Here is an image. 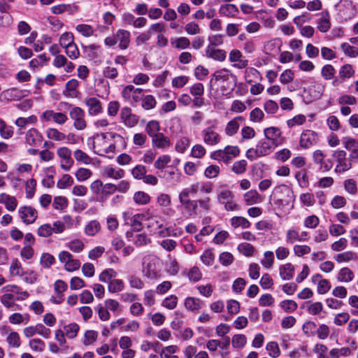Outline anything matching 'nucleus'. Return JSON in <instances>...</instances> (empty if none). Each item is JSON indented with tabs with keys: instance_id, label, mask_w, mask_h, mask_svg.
I'll list each match as a JSON object with an SVG mask.
<instances>
[{
	"instance_id": "a878e982",
	"label": "nucleus",
	"mask_w": 358,
	"mask_h": 358,
	"mask_svg": "<svg viewBox=\"0 0 358 358\" xmlns=\"http://www.w3.org/2000/svg\"><path fill=\"white\" fill-rule=\"evenodd\" d=\"M317 29L323 33L327 32L331 28V17L329 12L327 10L320 13V18L317 22Z\"/></svg>"
},
{
	"instance_id": "473e14b6",
	"label": "nucleus",
	"mask_w": 358,
	"mask_h": 358,
	"mask_svg": "<svg viewBox=\"0 0 358 358\" xmlns=\"http://www.w3.org/2000/svg\"><path fill=\"white\" fill-rule=\"evenodd\" d=\"M280 275L283 280H291L294 276V266L287 263L280 266Z\"/></svg>"
},
{
	"instance_id": "4c0bfd02",
	"label": "nucleus",
	"mask_w": 358,
	"mask_h": 358,
	"mask_svg": "<svg viewBox=\"0 0 358 358\" xmlns=\"http://www.w3.org/2000/svg\"><path fill=\"white\" fill-rule=\"evenodd\" d=\"M231 225L234 228L241 227L242 229H248L250 227V222L244 217L234 216L230 220Z\"/></svg>"
},
{
	"instance_id": "338daca9",
	"label": "nucleus",
	"mask_w": 358,
	"mask_h": 358,
	"mask_svg": "<svg viewBox=\"0 0 358 358\" xmlns=\"http://www.w3.org/2000/svg\"><path fill=\"white\" fill-rule=\"evenodd\" d=\"M266 350L268 352L270 357L276 358L280 355V350L276 342H269L266 346Z\"/></svg>"
},
{
	"instance_id": "6e6d98bb",
	"label": "nucleus",
	"mask_w": 358,
	"mask_h": 358,
	"mask_svg": "<svg viewBox=\"0 0 358 358\" xmlns=\"http://www.w3.org/2000/svg\"><path fill=\"white\" fill-rule=\"evenodd\" d=\"M92 175V171L86 168H80L75 173V176L79 182H84L88 180Z\"/></svg>"
},
{
	"instance_id": "0e129e2a",
	"label": "nucleus",
	"mask_w": 358,
	"mask_h": 358,
	"mask_svg": "<svg viewBox=\"0 0 358 358\" xmlns=\"http://www.w3.org/2000/svg\"><path fill=\"white\" fill-rule=\"evenodd\" d=\"M274 262V255L272 251H266L264 253V257L261 260L262 265L266 268H269L272 266Z\"/></svg>"
},
{
	"instance_id": "f8f14e48",
	"label": "nucleus",
	"mask_w": 358,
	"mask_h": 358,
	"mask_svg": "<svg viewBox=\"0 0 358 358\" xmlns=\"http://www.w3.org/2000/svg\"><path fill=\"white\" fill-rule=\"evenodd\" d=\"M123 99L131 102V103H137L143 97V90L141 88H135L131 85H127L122 91Z\"/></svg>"
},
{
	"instance_id": "f704fd0d",
	"label": "nucleus",
	"mask_w": 358,
	"mask_h": 358,
	"mask_svg": "<svg viewBox=\"0 0 358 358\" xmlns=\"http://www.w3.org/2000/svg\"><path fill=\"white\" fill-rule=\"evenodd\" d=\"M14 134L13 127L8 125L6 122L0 118V136L3 139H9Z\"/></svg>"
},
{
	"instance_id": "8fccbe9b",
	"label": "nucleus",
	"mask_w": 358,
	"mask_h": 358,
	"mask_svg": "<svg viewBox=\"0 0 358 358\" xmlns=\"http://www.w3.org/2000/svg\"><path fill=\"white\" fill-rule=\"evenodd\" d=\"M1 303L7 308H13L17 306L15 303L14 295L11 293H5L0 296Z\"/></svg>"
},
{
	"instance_id": "f257e3e1",
	"label": "nucleus",
	"mask_w": 358,
	"mask_h": 358,
	"mask_svg": "<svg viewBox=\"0 0 358 358\" xmlns=\"http://www.w3.org/2000/svg\"><path fill=\"white\" fill-rule=\"evenodd\" d=\"M294 199L293 190L289 186L284 184L275 186L270 196V200L279 209L289 206L292 203Z\"/></svg>"
},
{
	"instance_id": "72a5a7b5",
	"label": "nucleus",
	"mask_w": 358,
	"mask_h": 358,
	"mask_svg": "<svg viewBox=\"0 0 358 358\" xmlns=\"http://www.w3.org/2000/svg\"><path fill=\"white\" fill-rule=\"evenodd\" d=\"M357 258V254L352 251H346L334 256V259L338 263L348 262L356 260Z\"/></svg>"
},
{
	"instance_id": "a211bd4d",
	"label": "nucleus",
	"mask_w": 358,
	"mask_h": 358,
	"mask_svg": "<svg viewBox=\"0 0 358 358\" xmlns=\"http://www.w3.org/2000/svg\"><path fill=\"white\" fill-rule=\"evenodd\" d=\"M325 154L320 150H315L313 154V162L320 164V169L323 172H327L332 168V163L330 161L324 162Z\"/></svg>"
},
{
	"instance_id": "dca6fc26",
	"label": "nucleus",
	"mask_w": 358,
	"mask_h": 358,
	"mask_svg": "<svg viewBox=\"0 0 358 358\" xmlns=\"http://www.w3.org/2000/svg\"><path fill=\"white\" fill-rule=\"evenodd\" d=\"M120 118L128 127H134L138 122V117L133 114L129 107H124L121 109Z\"/></svg>"
},
{
	"instance_id": "79ce46f5",
	"label": "nucleus",
	"mask_w": 358,
	"mask_h": 358,
	"mask_svg": "<svg viewBox=\"0 0 358 358\" xmlns=\"http://www.w3.org/2000/svg\"><path fill=\"white\" fill-rule=\"evenodd\" d=\"M6 341L8 346L13 348H17L21 345L20 335L16 331H10L6 337Z\"/></svg>"
},
{
	"instance_id": "3c124183",
	"label": "nucleus",
	"mask_w": 358,
	"mask_h": 358,
	"mask_svg": "<svg viewBox=\"0 0 358 358\" xmlns=\"http://www.w3.org/2000/svg\"><path fill=\"white\" fill-rule=\"evenodd\" d=\"M145 212L136 214L131 220V225L136 230L139 231L144 227Z\"/></svg>"
},
{
	"instance_id": "a19ab883",
	"label": "nucleus",
	"mask_w": 358,
	"mask_h": 358,
	"mask_svg": "<svg viewBox=\"0 0 358 358\" xmlns=\"http://www.w3.org/2000/svg\"><path fill=\"white\" fill-rule=\"evenodd\" d=\"M338 280L343 282H349L354 278L353 272L348 267L342 268L338 274Z\"/></svg>"
},
{
	"instance_id": "09e8293b",
	"label": "nucleus",
	"mask_w": 358,
	"mask_h": 358,
	"mask_svg": "<svg viewBox=\"0 0 358 358\" xmlns=\"http://www.w3.org/2000/svg\"><path fill=\"white\" fill-rule=\"evenodd\" d=\"M79 331V326L76 323H71L64 326V332L69 338H74Z\"/></svg>"
},
{
	"instance_id": "ddd939ff",
	"label": "nucleus",
	"mask_w": 358,
	"mask_h": 358,
	"mask_svg": "<svg viewBox=\"0 0 358 358\" xmlns=\"http://www.w3.org/2000/svg\"><path fill=\"white\" fill-rule=\"evenodd\" d=\"M229 61L234 63L233 66L238 69H245L248 65V61L243 57L241 52L237 49H233L230 51Z\"/></svg>"
},
{
	"instance_id": "13d9d810",
	"label": "nucleus",
	"mask_w": 358,
	"mask_h": 358,
	"mask_svg": "<svg viewBox=\"0 0 358 358\" xmlns=\"http://www.w3.org/2000/svg\"><path fill=\"white\" fill-rule=\"evenodd\" d=\"M36 180L34 178L28 180L25 183V192L27 199H31L36 192Z\"/></svg>"
},
{
	"instance_id": "20e7f679",
	"label": "nucleus",
	"mask_w": 358,
	"mask_h": 358,
	"mask_svg": "<svg viewBox=\"0 0 358 358\" xmlns=\"http://www.w3.org/2000/svg\"><path fill=\"white\" fill-rule=\"evenodd\" d=\"M216 199L218 203L222 205L226 211L239 210V205L235 200V194L229 189H222L219 191Z\"/></svg>"
},
{
	"instance_id": "cd10ccee",
	"label": "nucleus",
	"mask_w": 358,
	"mask_h": 358,
	"mask_svg": "<svg viewBox=\"0 0 358 358\" xmlns=\"http://www.w3.org/2000/svg\"><path fill=\"white\" fill-rule=\"evenodd\" d=\"M244 121V118L241 116H238L230 120L226 125L225 134L227 136H231L237 133L241 124Z\"/></svg>"
},
{
	"instance_id": "393cba45",
	"label": "nucleus",
	"mask_w": 358,
	"mask_h": 358,
	"mask_svg": "<svg viewBox=\"0 0 358 358\" xmlns=\"http://www.w3.org/2000/svg\"><path fill=\"white\" fill-rule=\"evenodd\" d=\"M117 43L119 42V48L126 50L130 43V32L125 29H118L115 34Z\"/></svg>"
},
{
	"instance_id": "f03ea898",
	"label": "nucleus",
	"mask_w": 358,
	"mask_h": 358,
	"mask_svg": "<svg viewBox=\"0 0 358 358\" xmlns=\"http://www.w3.org/2000/svg\"><path fill=\"white\" fill-rule=\"evenodd\" d=\"M115 137L120 138L121 136L113 132L97 134L94 137L93 144L94 149L96 150L95 152L99 155H104L105 154L114 152L115 145L113 140Z\"/></svg>"
},
{
	"instance_id": "e2e57ef3",
	"label": "nucleus",
	"mask_w": 358,
	"mask_h": 358,
	"mask_svg": "<svg viewBox=\"0 0 358 358\" xmlns=\"http://www.w3.org/2000/svg\"><path fill=\"white\" fill-rule=\"evenodd\" d=\"M141 101H142V107L145 110L152 109L156 106L157 104V101L152 95H147L144 97L143 96Z\"/></svg>"
},
{
	"instance_id": "39448f33",
	"label": "nucleus",
	"mask_w": 358,
	"mask_h": 358,
	"mask_svg": "<svg viewBox=\"0 0 358 358\" xmlns=\"http://www.w3.org/2000/svg\"><path fill=\"white\" fill-rule=\"evenodd\" d=\"M156 257L152 255H146L142 260L143 275L149 279H157L160 273L157 269Z\"/></svg>"
},
{
	"instance_id": "c03bdc74",
	"label": "nucleus",
	"mask_w": 358,
	"mask_h": 358,
	"mask_svg": "<svg viewBox=\"0 0 358 358\" xmlns=\"http://www.w3.org/2000/svg\"><path fill=\"white\" fill-rule=\"evenodd\" d=\"M46 134L48 138L54 141H62L66 139V134L55 128L48 129Z\"/></svg>"
},
{
	"instance_id": "ea45409f",
	"label": "nucleus",
	"mask_w": 358,
	"mask_h": 358,
	"mask_svg": "<svg viewBox=\"0 0 358 358\" xmlns=\"http://www.w3.org/2000/svg\"><path fill=\"white\" fill-rule=\"evenodd\" d=\"M219 12L221 15L227 17L234 16L238 13V8L234 4H225L220 6Z\"/></svg>"
},
{
	"instance_id": "2eb2a0df",
	"label": "nucleus",
	"mask_w": 358,
	"mask_h": 358,
	"mask_svg": "<svg viewBox=\"0 0 358 358\" xmlns=\"http://www.w3.org/2000/svg\"><path fill=\"white\" fill-rule=\"evenodd\" d=\"M190 94L194 96L193 99L194 106L201 107L204 103V99L202 97L204 93V87L202 83H197L194 84L189 89Z\"/></svg>"
},
{
	"instance_id": "c756f323",
	"label": "nucleus",
	"mask_w": 358,
	"mask_h": 358,
	"mask_svg": "<svg viewBox=\"0 0 358 358\" xmlns=\"http://www.w3.org/2000/svg\"><path fill=\"white\" fill-rule=\"evenodd\" d=\"M266 140L273 143L274 145L277 146L278 138L281 136V131L277 127H271L266 128L264 131Z\"/></svg>"
},
{
	"instance_id": "c85d7f7f",
	"label": "nucleus",
	"mask_w": 358,
	"mask_h": 358,
	"mask_svg": "<svg viewBox=\"0 0 358 358\" xmlns=\"http://www.w3.org/2000/svg\"><path fill=\"white\" fill-rule=\"evenodd\" d=\"M103 173L108 178L119 180L124 177L125 173L124 171L120 168H114L109 165L103 167Z\"/></svg>"
},
{
	"instance_id": "5fc2aeb1",
	"label": "nucleus",
	"mask_w": 358,
	"mask_h": 358,
	"mask_svg": "<svg viewBox=\"0 0 358 358\" xmlns=\"http://www.w3.org/2000/svg\"><path fill=\"white\" fill-rule=\"evenodd\" d=\"M134 201L139 205L148 204L150 201V196L143 191H138L134 195Z\"/></svg>"
},
{
	"instance_id": "7ed1b4c3",
	"label": "nucleus",
	"mask_w": 358,
	"mask_h": 358,
	"mask_svg": "<svg viewBox=\"0 0 358 358\" xmlns=\"http://www.w3.org/2000/svg\"><path fill=\"white\" fill-rule=\"evenodd\" d=\"M276 146L268 141L261 140L255 148H250L246 152V157L251 160H255L259 157H264L273 152Z\"/></svg>"
},
{
	"instance_id": "9b49d317",
	"label": "nucleus",
	"mask_w": 358,
	"mask_h": 358,
	"mask_svg": "<svg viewBox=\"0 0 358 358\" xmlns=\"http://www.w3.org/2000/svg\"><path fill=\"white\" fill-rule=\"evenodd\" d=\"M203 143L208 145H216L221 141V136L215 125H211L201 131Z\"/></svg>"
},
{
	"instance_id": "58836bf2",
	"label": "nucleus",
	"mask_w": 358,
	"mask_h": 358,
	"mask_svg": "<svg viewBox=\"0 0 358 358\" xmlns=\"http://www.w3.org/2000/svg\"><path fill=\"white\" fill-rule=\"evenodd\" d=\"M145 131L150 137H155V136L161 134L159 123L157 120H150L145 126Z\"/></svg>"
},
{
	"instance_id": "bf43d9fd",
	"label": "nucleus",
	"mask_w": 358,
	"mask_h": 358,
	"mask_svg": "<svg viewBox=\"0 0 358 358\" xmlns=\"http://www.w3.org/2000/svg\"><path fill=\"white\" fill-rule=\"evenodd\" d=\"M73 184V178L69 174H64L62 176L61 179L57 181V187L59 189H66Z\"/></svg>"
},
{
	"instance_id": "6ab92c4d",
	"label": "nucleus",
	"mask_w": 358,
	"mask_h": 358,
	"mask_svg": "<svg viewBox=\"0 0 358 358\" xmlns=\"http://www.w3.org/2000/svg\"><path fill=\"white\" fill-rule=\"evenodd\" d=\"M24 96L23 91L12 87L3 91L0 94V99L6 101H18Z\"/></svg>"
},
{
	"instance_id": "37998d69",
	"label": "nucleus",
	"mask_w": 358,
	"mask_h": 358,
	"mask_svg": "<svg viewBox=\"0 0 358 358\" xmlns=\"http://www.w3.org/2000/svg\"><path fill=\"white\" fill-rule=\"evenodd\" d=\"M171 43L174 48L186 49L189 47L191 43L187 37H179L171 40Z\"/></svg>"
},
{
	"instance_id": "7c9ffc66",
	"label": "nucleus",
	"mask_w": 358,
	"mask_h": 358,
	"mask_svg": "<svg viewBox=\"0 0 358 358\" xmlns=\"http://www.w3.org/2000/svg\"><path fill=\"white\" fill-rule=\"evenodd\" d=\"M206 54L208 57L212 58L217 61H224L226 58L227 53L221 49H216L212 45H208L206 50Z\"/></svg>"
},
{
	"instance_id": "052dcab7",
	"label": "nucleus",
	"mask_w": 358,
	"mask_h": 358,
	"mask_svg": "<svg viewBox=\"0 0 358 358\" xmlns=\"http://www.w3.org/2000/svg\"><path fill=\"white\" fill-rule=\"evenodd\" d=\"M76 29L78 32L85 37H90L94 34V30L91 25L80 24L76 26Z\"/></svg>"
},
{
	"instance_id": "f3484780",
	"label": "nucleus",
	"mask_w": 358,
	"mask_h": 358,
	"mask_svg": "<svg viewBox=\"0 0 358 358\" xmlns=\"http://www.w3.org/2000/svg\"><path fill=\"white\" fill-rule=\"evenodd\" d=\"M24 138L27 144L30 146L36 147L42 143L43 136L38 129L31 128L25 133Z\"/></svg>"
},
{
	"instance_id": "a18cd8bd",
	"label": "nucleus",
	"mask_w": 358,
	"mask_h": 358,
	"mask_svg": "<svg viewBox=\"0 0 358 358\" xmlns=\"http://www.w3.org/2000/svg\"><path fill=\"white\" fill-rule=\"evenodd\" d=\"M101 229V225L99 222L96 220H91L85 228V233L87 236H94L96 235Z\"/></svg>"
},
{
	"instance_id": "b1692460",
	"label": "nucleus",
	"mask_w": 358,
	"mask_h": 358,
	"mask_svg": "<svg viewBox=\"0 0 358 358\" xmlns=\"http://www.w3.org/2000/svg\"><path fill=\"white\" fill-rule=\"evenodd\" d=\"M312 282L317 284V292L320 294H324L328 292L331 288L329 280L322 278L320 274H315L312 276Z\"/></svg>"
},
{
	"instance_id": "9d476101",
	"label": "nucleus",
	"mask_w": 358,
	"mask_h": 358,
	"mask_svg": "<svg viewBox=\"0 0 358 358\" xmlns=\"http://www.w3.org/2000/svg\"><path fill=\"white\" fill-rule=\"evenodd\" d=\"M58 258L62 264H64V268L68 272H73L78 270L80 266L78 259H74L73 255L68 251H61Z\"/></svg>"
},
{
	"instance_id": "864d4df0",
	"label": "nucleus",
	"mask_w": 358,
	"mask_h": 358,
	"mask_svg": "<svg viewBox=\"0 0 358 358\" xmlns=\"http://www.w3.org/2000/svg\"><path fill=\"white\" fill-rule=\"evenodd\" d=\"M116 275L117 273L114 269L107 268L100 273L99 279L103 282H108L109 284V282L113 280L112 278L116 277Z\"/></svg>"
},
{
	"instance_id": "4468645a",
	"label": "nucleus",
	"mask_w": 358,
	"mask_h": 358,
	"mask_svg": "<svg viewBox=\"0 0 358 358\" xmlns=\"http://www.w3.org/2000/svg\"><path fill=\"white\" fill-rule=\"evenodd\" d=\"M85 103L87 107L90 116H96L103 112L102 103L96 97H87Z\"/></svg>"
},
{
	"instance_id": "49530a36",
	"label": "nucleus",
	"mask_w": 358,
	"mask_h": 358,
	"mask_svg": "<svg viewBox=\"0 0 358 358\" xmlns=\"http://www.w3.org/2000/svg\"><path fill=\"white\" fill-rule=\"evenodd\" d=\"M82 48L84 52H85L90 59H94L99 57V55L97 53V51L100 49L99 45L96 44H91L89 45H82Z\"/></svg>"
},
{
	"instance_id": "1a4fd4ad",
	"label": "nucleus",
	"mask_w": 358,
	"mask_h": 358,
	"mask_svg": "<svg viewBox=\"0 0 358 358\" xmlns=\"http://www.w3.org/2000/svg\"><path fill=\"white\" fill-rule=\"evenodd\" d=\"M17 214L21 221L27 225L34 223L38 217L37 210L31 206H20Z\"/></svg>"
},
{
	"instance_id": "680f3d73",
	"label": "nucleus",
	"mask_w": 358,
	"mask_h": 358,
	"mask_svg": "<svg viewBox=\"0 0 358 358\" xmlns=\"http://www.w3.org/2000/svg\"><path fill=\"white\" fill-rule=\"evenodd\" d=\"M65 48V52L66 55L71 59H76L79 57L80 52L77 47V45L73 43L69 45V43L67 45Z\"/></svg>"
},
{
	"instance_id": "774afa93",
	"label": "nucleus",
	"mask_w": 358,
	"mask_h": 358,
	"mask_svg": "<svg viewBox=\"0 0 358 358\" xmlns=\"http://www.w3.org/2000/svg\"><path fill=\"white\" fill-rule=\"evenodd\" d=\"M313 352L317 355V358H328V348L324 344H316L313 348Z\"/></svg>"
},
{
	"instance_id": "de8ad7c7",
	"label": "nucleus",
	"mask_w": 358,
	"mask_h": 358,
	"mask_svg": "<svg viewBox=\"0 0 358 358\" xmlns=\"http://www.w3.org/2000/svg\"><path fill=\"white\" fill-rule=\"evenodd\" d=\"M124 282L120 279H113L109 282L108 289L111 293L120 292L124 289Z\"/></svg>"
},
{
	"instance_id": "5701e85b",
	"label": "nucleus",
	"mask_w": 358,
	"mask_h": 358,
	"mask_svg": "<svg viewBox=\"0 0 358 358\" xmlns=\"http://www.w3.org/2000/svg\"><path fill=\"white\" fill-rule=\"evenodd\" d=\"M152 145L155 149L166 150L171 146V141L168 136L161 133L152 138Z\"/></svg>"
},
{
	"instance_id": "bb28decb",
	"label": "nucleus",
	"mask_w": 358,
	"mask_h": 358,
	"mask_svg": "<svg viewBox=\"0 0 358 358\" xmlns=\"http://www.w3.org/2000/svg\"><path fill=\"white\" fill-rule=\"evenodd\" d=\"M0 203L4 204L8 211H14L17 206L16 198L5 192L0 194Z\"/></svg>"
},
{
	"instance_id": "2f4dec72",
	"label": "nucleus",
	"mask_w": 358,
	"mask_h": 358,
	"mask_svg": "<svg viewBox=\"0 0 358 358\" xmlns=\"http://www.w3.org/2000/svg\"><path fill=\"white\" fill-rule=\"evenodd\" d=\"M244 201L248 205L259 203L262 201L261 195L255 189H251L244 194Z\"/></svg>"
},
{
	"instance_id": "aec40b11",
	"label": "nucleus",
	"mask_w": 358,
	"mask_h": 358,
	"mask_svg": "<svg viewBox=\"0 0 358 358\" xmlns=\"http://www.w3.org/2000/svg\"><path fill=\"white\" fill-rule=\"evenodd\" d=\"M42 117L45 121L53 120L55 123L59 124H64L68 120L66 114L61 112H55L52 110H45L43 113Z\"/></svg>"
},
{
	"instance_id": "e433bc0d",
	"label": "nucleus",
	"mask_w": 358,
	"mask_h": 358,
	"mask_svg": "<svg viewBox=\"0 0 358 358\" xmlns=\"http://www.w3.org/2000/svg\"><path fill=\"white\" fill-rule=\"evenodd\" d=\"M201 301L195 297H187L185 300V308L191 311H197L201 308Z\"/></svg>"
},
{
	"instance_id": "69168bd1",
	"label": "nucleus",
	"mask_w": 358,
	"mask_h": 358,
	"mask_svg": "<svg viewBox=\"0 0 358 358\" xmlns=\"http://www.w3.org/2000/svg\"><path fill=\"white\" fill-rule=\"evenodd\" d=\"M128 281L131 288L141 289L144 287V282L141 278L136 275H131L128 277Z\"/></svg>"
},
{
	"instance_id": "412c9836",
	"label": "nucleus",
	"mask_w": 358,
	"mask_h": 358,
	"mask_svg": "<svg viewBox=\"0 0 358 358\" xmlns=\"http://www.w3.org/2000/svg\"><path fill=\"white\" fill-rule=\"evenodd\" d=\"M317 141V134L311 130L304 131L300 138V145L302 148H308L315 144Z\"/></svg>"
},
{
	"instance_id": "0eeeda50",
	"label": "nucleus",
	"mask_w": 358,
	"mask_h": 358,
	"mask_svg": "<svg viewBox=\"0 0 358 358\" xmlns=\"http://www.w3.org/2000/svg\"><path fill=\"white\" fill-rule=\"evenodd\" d=\"M69 117L73 122V127L78 131L85 130L87 127L85 111L78 106L73 107L69 111Z\"/></svg>"
},
{
	"instance_id": "c9c22d12",
	"label": "nucleus",
	"mask_w": 358,
	"mask_h": 358,
	"mask_svg": "<svg viewBox=\"0 0 358 358\" xmlns=\"http://www.w3.org/2000/svg\"><path fill=\"white\" fill-rule=\"evenodd\" d=\"M213 78L215 81H227L229 78H231L236 82L237 79L235 75L233 73H229V70L226 69L215 71L213 73Z\"/></svg>"
},
{
	"instance_id": "423d86ee",
	"label": "nucleus",
	"mask_w": 358,
	"mask_h": 358,
	"mask_svg": "<svg viewBox=\"0 0 358 358\" xmlns=\"http://www.w3.org/2000/svg\"><path fill=\"white\" fill-rule=\"evenodd\" d=\"M346 156V152L342 150H336L333 152L332 157L336 164L334 169L335 173H343L352 168V163L350 160L347 159Z\"/></svg>"
},
{
	"instance_id": "603ef678",
	"label": "nucleus",
	"mask_w": 358,
	"mask_h": 358,
	"mask_svg": "<svg viewBox=\"0 0 358 358\" xmlns=\"http://www.w3.org/2000/svg\"><path fill=\"white\" fill-rule=\"evenodd\" d=\"M10 273L12 275L22 276L24 275L22 265L17 259H14L10 266Z\"/></svg>"
},
{
	"instance_id": "4be33fe9",
	"label": "nucleus",
	"mask_w": 358,
	"mask_h": 358,
	"mask_svg": "<svg viewBox=\"0 0 358 358\" xmlns=\"http://www.w3.org/2000/svg\"><path fill=\"white\" fill-rule=\"evenodd\" d=\"M79 82L76 79H71L65 85V89L63 91V95L68 99L76 98L78 94V87Z\"/></svg>"
},
{
	"instance_id": "6e6552de",
	"label": "nucleus",
	"mask_w": 358,
	"mask_h": 358,
	"mask_svg": "<svg viewBox=\"0 0 358 358\" xmlns=\"http://www.w3.org/2000/svg\"><path fill=\"white\" fill-rule=\"evenodd\" d=\"M144 227H146L150 232H155L158 229L164 226L165 220L160 215L147 210L145 211Z\"/></svg>"
},
{
	"instance_id": "4d7b16f0",
	"label": "nucleus",
	"mask_w": 358,
	"mask_h": 358,
	"mask_svg": "<svg viewBox=\"0 0 358 358\" xmlns=\"http://www.w3.org/2000/svg\"><path fill=\"white\" fill-rule=\"evenodd\" d=\"M238 250L245 257H251L255 251L253 245L248 243L239 244L238 245Z\"/></svg>"
}]
</instances>
